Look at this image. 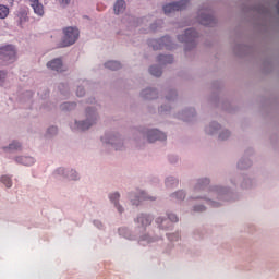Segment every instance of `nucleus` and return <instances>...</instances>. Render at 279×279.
Returning <instances> with one entry per match:
<instances>
[{
    "label": "nucleus",
    "instance_id": "obj_1",
    "mask_svg": "<svg viewBox=\"0 0 279 279\" xmlns=\"http://www.w3.org/2000/svg\"><path fill=\"white\" fill-rule=\"evenodd\" d=\"M99 121V112L97 111V107H87L85 110V119L84 120H74L71 124L72 130H89Z\"/></svg>",
    "mask_w": 279,
    "mask_h": 279
},
{
    "label": "nucleus",
    "instance_id": "obj_2",
    "mask_svg": "<svg viewBox=\"0 0 279 279\" xmlns=\"http://www.w3.org/2000/svg\"><path fill=\"white\" fill-rule=\"evenodd\" d=\"M77 38H80V29L71 26L63 28L61 47H71V45H75Z\"/></svg>",
    "mask_w": 279,
    "mask_h": 279
},
{
    "label": "nucleus",
    "instance_id": "obj_3",
    "mask_svg": "<svg viewBox=\"0 0 279 279\" xmlns=\"http://www.w3.org/2000/svg\"><path fill=\"white\" fill-rule=\"evenodd\" d=\"M101 143L111 145L114 149H121L124 145L123 137L119 133H106L101 137Z\"/></svg>",
    "mask_w": 279,
    "mask_h": 279
},
{
    "label": "nucleus",
    "instance_id": "obj_4",
    "mask_svg": "<svg viewBox=\"0 0 279 279\" xmlns=\"http://www.w3.org/2000/svg\"><path fill=\"white\" fill-rule=\"evenodd\" d=\"M143 136L148 143H156V141H165L167 138V135L157 129L145 130Z\"/></svg>",
    "mask_w": 279,
    "mask_h": 279
},
{
    "label": "nucleus",
    "instance_id": "obj_5",
    "mask_svg": "<svg viewBox=\"0 0 279 279\" xmlns=\"http://www.w3.org/2000/svg\"><path fill=\"white\" fill-rule=\"evenodd\" d=\"M0 58L4 60V62H15L16 61V48L12 45H7L0 48Z\"/></svg>",
    "mask_w": 279,
    "mask_h": 279
},
{
    "label": "nucleus",
    "instance_id": "obj_6",
    "mask_svg": "<svg viewBox=\"0 0 279 279\" xmlns=\"http://www.w3.org/2000/svg\"><path fill=\"white\" fill-rule=\"evenodd\" d=\"M186 5H189V2L184 0H181L179 2H172L163 7V12L165 14H171V12H175L178 10H184Z\"/></svg>",
    "mask_w": 279,
    "mask_h": 279
},
{
    "label": "nucleus",
    "instance_id": "obj_7",
    "mask_svg": "<svg viewBox=\"0 0 279 279\" xmlns=\"http://www.w3.org/2000/svg\"><path fill=\"white\" fill-rule=\"evenodd\" d=\"M195 38H197V32L193 28L185 31L184 35L179 36L180 43H194Z\"/></svg>",
    "mask_w": 279,
    "mask_h": 279
},
{
    "label": "nucleus",
    "instance_id": "obj_8",
    "mask_svg": "<svg viewBox=\"0 0 279 279\" xmlns=\"http://www.w3.org/2000/svg\"><path fill=\"white\" fill-rule=\"evenodd\" d=\"M47 69L51 71H57L58 73L64 71V64H62L61 59H53L47 63Z\"/></svg>",
    "mask_w": 279,
    "mask_h": 279
},
{
    "label": "nucleus",
    "instance_id": "obj_9",
    "mask_svg": "<svg viewBox=\"0 0 279 279\" xmlns=\"http://www.w3.org/2000/svg\"><path fill=\"white\" fill-rule=\"evenodd\" d=\"M221 131V124L217 122H211L209 125L206 126L205 132L209 136H217Z\"/></svg>",
    "mask_w": 279,
    "mask_h": 279
},
{
    "label": "nucleus",
    "instance_id": "obj_10",
    "mask_svg": "<svg viewBox=\"0 0 279 279\" xmlns=\"http://www.w3.org/2000/svg\"><path fill=\"white\" fill-rule=\"evenodd\" d=\"M15 162L25 167H32V165L36 163V159L32 156H17L15 157Z\"/></svg>",
    "mask_w": 279,
    "mask_h": 279
},
{
    "label": "nucleus",
    "instance_id": "obj_11",
    "mask_svg": "<svg viewBox=\"0 0 279 279\" xmlns=\"http://www.w3.org/2000/svg\"><path fill=\"white\" fill-rule=\"evenodd\" d=\"M23 145L19 141H13L8 146L2 147L3 151H5L7 154L10 151H21Z\"/></svg>",
    "mask_w": 279,
    "mask_h": 279
},
{
    "label": "nucleus",
    "instance_id": "obj_12",
    "mask_svg": "<svg viewBox=\"0 0 279 279\" xmlns=\"http://www.w3.org/2000/svg\"><path fill=\"white\" fill-rule=\"evenodd\" d=\"M121 197V195L119 194V192H116L113 194L109 195V199L112 204H114L118 213H120V215L123 213V207L121 205H119V198Z\"/></svg>",
    "mask_w": 279,
    "mask_h": 279
},
{
    "label": "nucleus",
    "instance_id": "obj_13",
    "mask_svg": "<svg viewBox=\"0 0 279 279\" xmlns=\"http://www.w3.org/2000/svg\"><path fill=\"white\" fill-rule=\"evenodd\" d=\"M114 14H123L125 12V2L123 0H117L113 5Z\"/></svg>",
    "mask_w": 279,
    "mask_h": 279
},
{
    "label": "nucleus",
    "instance_id": "obj_14",
    "mask_svg": "<svg viewBox=\"0 0 279 279\" xmlns=\"http://www.w3.org/2000/svg\"><path fill=\"white\" fill-rule=\"evenodd\" d=\"M136 198H137V202L134 201V198L131 199V202L133 203V206H138V203L143 202V199H150V201L156 199L151 196H148L144 191L140 192V195L136 196Z\"/></svg>",
    "mask_w": 279,
    "mask_h": 279
},
{
    "label": "nucleus",
    "instance_id": "obj_15",
    "mask_svg": "<svg viewBox=\"0 0 279 279\" xmlns=\"http://www.w3.org/2000/svg\"><path fill=\"white\" fill-rule=\"evenodd\" d=\"M31 7L33 8L35 14H37V16H43L45 14V7H43V4H40V2L37 3H31Z\"/></svg>",
    "mask_w": 279,
    "mask_h": 279
},
{
    "label": "nucleus",
    "instance_id": "obj_16",
    "mask_svg": "<svg viewBox=\"0 0 279 279\" xmlns=\"http://www.w3.org/2000/svg\"><path fill=\"white\" fill-rule=\"evenodd\" d=\"M157 93L155 89L147 88L142 92V97L144 99H156Z\"/></svg>",
    "mask_w": 279,
    "mask_h": 279
},
{
    "label": "nucleus",
    "instance_id": "obj_17",
    "mask_svg": "<svg viewBox=\"0 0 279 279\" xmlns=\"http://www.w3.org/2000/svg\"><path fill=\"white\" fill-rule=\"evenodd\" d=\"M230 136H232V132H230V130L220 128V132L218 133L219 141H228Z\"/></svg>",
    "mask_w": 279,
    "mask_h": 279
},
{
    "label": "nucleus",
    "instance_id": "obj_18",
    "mask_svg": "<svg viewBox=\"0 0 279 279\" xmlns=\"http://www.w3.org/2000/svg\"><path fill=\"white\" fill-rule=\"evenodd\" d=\"M105 69H109L110 71H119V69H121V63L118 61H108L105 63Z\"/></svg>",
    "mask_w": 279,
    "mask_h": 279
},
{
    "label": "nucleus",
    "instance_id": "obj_19",
    "mask_svg": "<svg viewBox=\"0 0 279 279\" xmlns=\"http://www.w3.org/2000/svg\"><path fill=\"white\" fill-rule=\"evenodd\" d=\"M137 221L142 223L143 227H147L151 225V217L147 215H142L137 218Z\"/></svg>",
    "mask_w": 279,
    "mask_h": 279
},
{
    "label": "nucleus",
    "instance_id": "obj_20",
    "mask_svg": "<svg viewBox=\"0 0 279 279\" xmlns=\"http://www.w3.org/2000/svg\"><path fill=\"white\" fill-rule=\"evenodd\" d=\"M201 23L202 25H211L213 23V16L208 14H204L201 16Z\"/></svg>",
    "mask_w": 279,
    "mask_h": 279
},
{
    "label": "nucleus",
    "instance_id": "obj_21",
    "mask_svg": "<svg viewBox=\"0 0 279 279\" xmlns=\"http://www.w3.org/2000/svg\"><path fill=\"white\" fill-rule=\"evenodd\" d=\"M8 14H10V9L3 4H0V19H8Z\"/></svg>",
    "mask_w": 279,
    "mask_h": 279
},
{
    "label": "nucleus",
    "instance_id": "obj_22",
    "mask_svg": "<svg viewBox=\"0 0 279 279\" xmlns=\"http://www.w3.org/2000/svg\"><path fill=\"white\" fill-rule=\"evenodd\" d=\"M0 180L7 186V189L12 187V179H10L9 175H2Z\"/></svg>",
    "mask_w": 279,
    "mask_h": 279
},
{
    "label": "nucleus",
    "instance_id": "obj_23",
    "mask_svg": "<svg viewBox=\"0 0 279 279\" xmlns=\"http://www.w3.org/2000/svg\"><path fill=\"white\" fill-rule=\"evenodd\" d=\"M149 71L155 77H160L162 75V70H160L158 66H151Z\"/></svg>",
    "mask_w": 279,
    "mask_h": 279
},
{
    "label": "nucleus",
    "instance_id": "obj_24",
    "mask_svg": "<svg viewBox=\"0 0 279 279\" xmlns=\"http://www.w3.org/2000/svg\"><path fill=\"white\" fill-rule=\"evenodd\" d=\"M159 62H162L163 64H169L173 62V57L171 56H160L159 57Z\"/></svg>",
    "mask_w": 279,
    "mask_h": 279
},
{
    "label": "nucleus",
    "instance_id": "obj_25",
    "mask_svg": "<svg viewBox=\"0 0 279 279\" xmlns=\"http://www.w3.org/2000/svg\"><path fill=\"white\" fill-rule=\"evenodd\" d=\"M56 175H66L69 174V169L64 168V167H60V168H57L56 171H54Z\"/></svg>",
    "mask_w": 279,
    "mask_h": 279
},
{
    "label": "nucleus",
    "instance_id": "obj_26",
    "mask_svg": "<svg viewBox=\"0 0 279 279\" xmlns=\"http://www.w3.org/2000/svg\"><path fill=\"white\" fill-rule=\"evenodd\" d=\"M252 165L251 161H246L245 159H242L238 162V168L240 169H247Z\"/></svg>",
    "mask_w": 279,
    "mask_h": 279
},
{
    "label": "nucleus",
    "instance_id": "obj_27",
    "mask_svg": "<svg viewBox=\"0 0 279 279\" xmlns=\"http://www.w3.org/2000/svg\"><path fill=\"white\" fill-rule=\"evenodd\" d=\"M17 19H19L20 23H25V21H27V12L24 11V12L17 14Z\"/></svg>",
    "mask_w": 279,
    "mask_h": 279
},
{
    "label": "nucleus",
    "instance_id": "obj_28",
    "mask_svg": "<svg viewBox=\"0 0 279 279\" xmlns=\"http://www.w3.org/2000/svg\"><path fill=\"white\" fill-rule=\"evenodd\" d=\"M48 136H56L58 134V128L56 126H50L47 131Z\"/></svg>",
    "mask_w": 279,
    "mask_h": 279
},
{
    "label": "nucleus",
    "instance_id": "obj_29",
    "mask_svg": "<svg viewBox=\"0 0 279 279\" xmlns=\"http://www.w3.org/2000/svg\"><path fill=\"white\" fill-rule=\"evenodd\" d=\"M173 197H175V199L182 201L184 199V197H186V194L182 191H179L175 194H173Z\"/></svg>",
    "mask_w": 279,
    "mask_h": 279
},
{
    "label": "nucleus",
    "instance_id": "obj_30",
    "mask_svg": "<svg viewBox=\"0 0 279 279\" xmlns=\"http://www.w3.org/2000/svg\"><path fill=\"white\" fill-rule=\"evenodd\" d=\"M189 117H191V111H184L183 113L179 114V119H183V121H189Z\"/></svg>",
    "mask_w": 279,
    "mask_h": 279
},
{
    "label": "nucleus",
    "instance_id": "obj_31",
    "mask_svg": "<svg viewBox=\"0 0 279 279\" xmlns=\"http://www.w3.org/2000/svg\"><path fill=\"white\" fill-rule=\"evenodd\" d=\"M161 43H163V45H165V47H166L167 49H171V46L169 45V44L171 43V39H169V37H163V38L161 39Z\"/></svg>",
    "mask_w": 279,
    "mask_h": 279
},
{
    "label": "nucleus",
    "instance_id": "obj_32",
    "mask_svg": "<svg viewBox=\"0 0 279 279\" xmlns=\"http://www.w3.org/2000/svg\"><path fill=\"white\" fill-rule=\"evenodd\" d=\"M168 219L169 221H172V223H178L179 221L178 216L175 214H169Z\"/></svg>",
    "mask_w": 279,
    "mask_h": 279
},
{
    "label": "nucleus",
    "instance_id": "obj_33",
    "mask_svg": "<svg viewBox=\"0 0 279 279\" xmlns=\"http://www.w3.org/2000/svg\"><path fill=\"white\" fill-rule=\"evenodd\" d=\"M169 220L167 219H162V218H157L156 223H158L159 226H161V228H167V226L162 225V223H167Z\"/></svg>",
    "mask_w": 279,
    "mask_h": 279
},
{
    "label": "nucleus",
    "instance_id": "obj_34",
    "mask_svg": "<svg viewBox=\"0 0 279 279\" xmlns=\"http://www.w3.org/2000/svg\"><path fill=\"white\" fill-rule=\"evenodd\" d=\"M85 93L84 87H78L76 90L77 97H84Z\"/></svg>",
    "mask_w": 279,
    "mask_h": 279
},
{
    "label": "nucleus",
    "instance_id": "obj_35",
    "mask_svg": "<svg viewBox=\"0 0 279 279\" xmlns=\"http://www.w3.org/2000/svg\"><path fill=\"white\" fill-rule=\"evenodd\" d=\"M195 213H204L206 210V207L204 205H198L194 207Z\"/></svg>",
    "mask_w": 279,
    "mask_h": 279
},
{
    "label": "nucleus",
    "instance_id": "obj_36",
    "mask_svg": "<svg viewBox=\"0 0 279 279\" xmlns=\"http://www.w3.org/2000/svg\"><path fill=\"white\" fill-rule=\"evenodd\" d=\"M5 77H8V72L0 71V82H5Z\"/></svg>",
    "mask_w": 279,
    "mask_h": 279
},
{
    "label": "nucleus",
    "instance_id": "obj_37",
    "mask_svg": "<svg viewBox=\"0 0 279 279\" xmlns=\"http://www.w3.org/2000/svg\"><path fill=\"white\" fill-rule=\"evenodd\" d=\"M59 3L61 5H69V3H71V0H59Z\"/></svg>",
    "mask_w": 279,
    "mask_h": 279
},
{
    "label": "nucleus",
    "instance_id": "obj_38",
    "mask_svg": "<svg viewBox=\"0 0 279 279\" xmlns=\"http://www.w3.org/2000/svg\"><path fill=\"white\" fill-rule=\"evenodd\" d=\"M142 241H147V243H151V239H149V238H147V236H144V238L142 239Z\"/></svg>",
    "mask_w": 279,
    "mask_h": 279
},
{
    "label": "nucleus",
    "instance_id": "obj_39",
    "mask_svg": "<svg viewBox=\"0 0 279 279\" xmlns=\"http://www.w3.org/2000/svg\"><path fill=\"white\" fill-rule=\"evenodd\" d=\"M29 1H31V4H32V3H35V4H36V3H40V2H39L40 0H29Z\"/></svg>",
    "mask_w": 279,
    "mask_h": 279
},
{
    "label": "nucleus",
    "instance_id": "obj_40",
    "mask_svg": "<svg viewBox=\"0 0 279 279\" xmlns=\"http://www.w3.org/2000/svg\"><path fill=\"white\" fill-rule=\"evenodd\" d=\"M167 110H169V108L165 109V107L160 108V112H167Z\"/></svg>",
    "mask_w": 279,
    "mask_h": 279
},
{
    "label": "nucleus",
    "instance_id": "obj_41",
    "mask_svg": "<svg viewBox=\"0 0 279 279\" xmlns=\"http://www.w3.org/2000/svg\"><path fill=\"white\" fill-rule=\"evenodd\" d=\"M168 239H169L170 241H173V235H169Z\"/></svg>",
    "mask_w": 279,
    "mask_h": 279
},
{
    "label": "nucleus",
    "instance_id": "obj_42",
    "mask_svg": "<svg viewBox=\"0 0 279 279\" xmlns=\"http://www.w3.org/2000/svg\"><path fill=\"white\" fill-rule=\"evenodd\" d=\"M174 184H178V181H174Z\"/></svg>",
    "mask_w": 279,
    "mask_h": 279
},
{
    "label": "nucleus",
    "instance_id": "obj_43",
    "mask_svg": "<svg viewBox=\"0 0 279 279\" xmlns=\"http://www.w3.org/2000/svg\"><path fill=\"white\" fill-rule=\"evenodd\" d=\"M167 185L169 186V181L167 182Z\"/></svg>",
    "mask_w": 279,
    "mask_h": 279
}]
</instances>
